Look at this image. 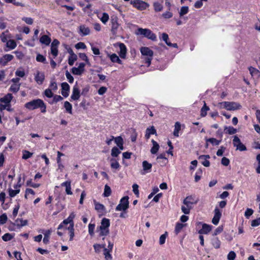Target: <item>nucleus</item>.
Instances as JSON below:
<instances>
[{"mask_svg": "<svg viewBox=\"0 0 260 260\" xmlns=\"http://www.w3.org/2000/svg\"><path fill=\"white\" fill-rule=\"evenodd\" d=\"M25 107L29 110H32L39 108H41V112L45 113L46 106L43 100L36 99L26 103Z\"/></svg>", "mask_w": 260, "mask_h": 260, "instance_id": "1", "label": "nucleus"}, {"mask_svg": "<svg viewBox=\"0 0 260 260\" xmlns=\"http://www.w3.org/2000/svg\"><path fill=\"white\" fill-rule=\"evenodd\" d=\"M218 105L220 108H224L229 111H234L241 108L239 103L234 102H223L219 103Z\"/></svg>", "mask_w": 260, "mask_h": 260, "instance_id": "2", "label": "nucleus"}, {"mask_svg": "<svg viewBox=\"0 0 260 260\" xmlns=\"http://www.w3.org/2000/svg\"><path fill=\"white\" fill-rule=\"evenodd\" d=\"M136 34L137 35H142L152 41H155L156 39V35L153 33L151 30L147 28H139Z\"/></svg>", "mask_w": 260, "mask_h": 260, "instance_id": "3", "label": "nucleus"}, {"mask_svg": "<svg viewBox=\"0 0 260 260\" xmlns=\"http://www.w3.org/2000/svg\"><path fill=\"white\" fill-rule=\"evenodd\" d=\"M129 207L128 197L125 196L121 200L120 203L116 207V211H125Z\"/></svg>", "mask_w": 260, "mask_h": 260, "instance_id": "4", "label": "nucleus"}, {"mask_svg": "<svg viewBox=\"0 0 260 260\" xmlns=\"http://www.w3.org/2000/svg\"><path fill=\"white\" fill-rule=\"evenodd\" d=\"M131 4L134 6V7L141 10L146 9L148 7V5L146 3L140 0H134L131 1Z\"/></svg>", "mask_w": 260, "mask_h": 260, "instance_id": "5", "label": "nucleus"}, {"mask_svg": "<svg viewBox=\"0 0 260 260\" xmlns=\"http://www.w3.org/2000/svg\"><path fill=\"white\" fill-rule=\"evenodd\" d=\"M85 64L83 62L80 63L77 68L74 67L72 69V72L74 75H81L84 72Z\"/></svg>", "mask_w": 260, "mask_h": 260, "instance_id": "6", "label": "nucleus"}, {"mask_svg": "<svg viewBox=\"0 0 260 260\" xmlns=\"http://www.w3.org/2000/svg\"><path fill=\"white\" fill-rule=\"evenodd\" d=\"M59 44V42L57 39L53 40L51 45V53L54 56L56 57L58 55V46Z\"/></svg>", "mask_w": 260, "mask_h": 260, "instance_id": "7", "label": "nucleus"}, {"mask_svg": "<svg viewBox=\"0 0 260 260\" xmlns=\"http://www.w3.org/2000/svg\"><path fill=\"white\" fill-rule=\"evenodd\" d=\"M34 76L36 82L39 85L42 84L45 80L44 73L37 71Z\"/></svg>", "mask_w": 260, "mask_h": 260, "instance_id": "8", "label": "nucleus"}, {"mask_svg": "<svg viewBox=\"0 0 260 260\" xmlns=\"http://www.w3.org/2000/svg\"><path fill=\"white\" fill-rule=\"evenodd\" d=\"M221 217V212L218 208L214 209V215L212 220V222L214 225H217Z\"/></svg>", "mask_w": 260, "mask_h": 260, "instance_id": "9", "label": "nucleus"}, {"mask_svg": "<svg viewBox=\"0 0 260 260\" xmlns=\"http://www.w3.org/2000/svg\"><path fill=\"white\" fill-rule=\"evenodd\" d=\"M80 97V91L78 87L75 85L73 89L72 94L71 96V99L74 101H77Z\"/></svg>", "mask_w": 260, "mask_h": 260, "instance_id": "10", "label": "nucleus"}, {"mask_svg": "<svg viewBox=\"0 0 260 260\" xmlns=\"http://www.w3.org/2000/svg\"><path fill=\"white\" fill-rule=\"evenodd\" d=\"M140 51L143 55L147 56V57H152L153 55V51L147 47H141Z\"/></svg>", "mask_w": 260, "mask_h": 260, "instance_id": "11", "label": "nucleus"}, {"mask_svg": "<svg viewBox=\"0 0 260 260\" xmlns=\"http://www.w3.org/2000/svg\"><path fill=\"white\" fill-rule=\"evenodd\" d=\"M210 157L209 155H202L199 157V159L201 161V163L204 166L208 167L210 165L209 161L208 160Z\"/></svg>", "mask_w": 260, "mask_h": 260, "instance_id": "12", "label": "nucleus"}, {"mask_svg": "<svg viewBox=\"0 0 260 260\" xmlns=\"http://www.w3.org/2000/svg\"><path fill=\"white\" fill-rule=\"evenodd\" d=\"M61 94L64 97H67L69 95L70 90V86L67 82L61 83Z\"/></svg>", "mask_w": 260, "mask_h": 260, "instance_id": "13", "label": "nucleus"}, {"mask_svg": "<svg viewBox=\"0 0 260 260\" xmlns=\"http://www.w3.org/2000/svg\"><path fill=\"white\" fill-rule=\"evenodd\" d=\"M61 186L66 187V192L68 195H72L73 194L71 191V180H68L61 184Z\"/></svg>", "mask_w": 260, "mask_h": 260, "instance_id": "14", "label": "nucleus"}, {"mask_svg": "<svg viewBox=\"0 0 260 260\" xmlns=\"http://www.w3.org/2000/svg\"><path fill=\"white\" fill-rule=\"evenodd\" d=\"M13 57L12 55L6 54L0 58V63L2 64L3 66H5L8 61L12 60Z\"/></svg>", "mask_w": 260, "mask_h": 260, "instance_id": "15", "label": "nucleus"}, {"mask_svg": "<svg viewBox=\"0 0 260 260\" xmlns=\"http://www.w3.org/2000/svg\"><path fill=\"white\" fill-rule=\"evenodd\" d=\"M212 226L208 225L206 223H204L202 225V228L199 231L200 234H207L211 230Z\"/></svg>", "mask_w": 260, "mask_h": 260, "instance_id": "16", "label": "nucleus"}, {"mask_svg": "<svg viewBox=\"0 0 260 260\" xmlns=\"http://www.w3.org/2000/svg\"><path fill=\"white\" fill-rule=\"evenodd\" d=\"M118 46L120 49L119 56L122 58H124L126 54V48L125 45L122 43H119Z\"/></svg>", "mask_w": 260, "mask_h": 260, "instance_id": "17", "label": "nucleus"}, {"mask_svg": "<svg viewBox=\"0 0 260 260\" xmlns=\"http://www.w3.org/2000/svg\"><path fill=\"white\" fill-rule=\"evenodd\" d=\"M151 135H156V131L153 126L148 127L146 130L145 138L148 140Z\"/></svg>", "mask_w": 260, "mask_h": 260, "instance_id": "18", "label": "nucleus"}, {"mask_svg": "<svg viewBox=\"0 0 260 260\" xmlns=\"http://www.w3.org/2000/svg\"><path fill=\"white\" fill-rule=\"evenodd\" d=\"M13 96L11 93H8L4 97L0 99L1 103H4L6 105L9 104L12 100Z\"/></svg>", "mask_w": 260, "mask_h": 260, "instance_id": "19", "label": "nucleus"}, {"mask_svg": "<svg viewBox=\"0 0 260 260\" xmlns=\"http://www.w3.org/2000/svg\"><path fill=\"white\" fill-rule=\"evenodd\" d=\"M75 214L74 213L72 212L67 219L63 220V223H66L67 224L69 223V226H71L72 225L73 226H74V224L73 222V219L75 218Z\"/></svg>", "mask_w": 260, "mask_h": 260, "instance_id": "20", "label": "nucleus"}, {"mask_svg": "<svg viewBox=\"0 0 260 260\" xmlns=\"http://www.w3.org/2000/svg\"><path fill=\"white\" fill-rule=\"evenodd\" d=\"M14 187V188L15 189V190H13L11 188H10L9 189V196L12 198L14 197L17 194L19 193L20 192V189L18 188H19L20 185L17 184L15 185Z\"/></svg>", "mask_w": 260, "mask_h": 260, "instance_id": "21", "label": "nucleus"}, {"mask_svg": "<svg viewBox=\"0 0 260 260\" xmlns=\"http://www.w3.org/2000/svg\"><path fill=\"white\" fill-rule=\"evenodd\" d=\"M40 41L42 44L49 45L51 43V40L48 36L44 35L40 38Z\"/></svg>", "mask_w": 260, "mask_h": 260, "instance_id": "22", "label": "nucleus"}, {"mask_svg": "<svg viewBox=\"0 0 260 260\" xmlns=\"http://www.w3.org/2000/svg\"><path fill=\"white\" fill-rule=\"evenodd\" d=\"M151 142L152 143L153 146L150 150V152L152 154H156L159 149V145L157 142H156L154 140H152Z\"/></svg>", "mask_w": 260, "mask_h": 260, "instance_id": "23", "label": "nucleus"}, {"mask_svg": "<svg viewBox=\"0 0 260 260\" xmlns=\"http://www.w3.org/2000/svg\"><path fill=\"white\" fill-rule=\"evenodd\" d=\"M249 71L252 77H259L260 72L256 69L250 67L249 68Z\"/></svg>", "mask_w": 260, "mask_h": 260, "instance_id": "24", "label": "nucleus"}, {"mask_svg": "<svg viewBox=\"0 0 260 260\" xmlns=\"http://www.w3.org/2000/svg\"><path fill=\"white\" fill-rule=\"evenodd\" d=\"M192 200L193 199L191 196H188L183 200V204L187 206H191V205L196 203V202H193Z\"/></svg>", "mask_w": 260, "mask_h": 260, "instance_id": "25", "label": "nucleus"}, {"mask_svg": "<svg viewBox=\"0 0 260 260\" xmlns=\"http://www.w3.org/2000/svg\"><path fill=\"white\" fill-rule=\"evenodd\" d=\"M80 31L83 36H87L90 34V29L84 25L80 26Z\"/></svg>", "mask_w": 260, "mask_h": 260, "instance_id": "26", "label": "nucleus"}, {"mask_svg": "<svg viewBox=\"0 0 260 260\" xmlns=\"http://www.w3.org/2000/svg\"><path fill=\"white\" fill-rule=\"evenodd\" d=\"M17 46L16 42L13 40H10L7 42L6 46L9 50H12Z\"/></svg>", "mask_w": 260, "mask_h": 260, "instance_id": "27", "label": "nucleus"}, {"mask_svg": "<svg viewBox=\"0 0 260 260\" xmlns=\"http://www.w3.org/2000/svg\"><path fill=\"white\" fill-rule=\"evenodd\" d=\"M211 243L214 248L217 249L220 246V241L218 238L214 237L211 239Z\"/></svg>", "mask_w": 260, "mask_h": 260, "instance_id": "28", "label": "nucleus"}, {"mask_svg": "<svg viewBox=\"0 0 260 260\" xmlns=\"http://www.w3.org/2000/svg\"><path fill=\"white\" fill-rule=\"evenodd\" d=\"M51 231L50 230H48L44 233V237L43 238V241L44 244H47L49 243L50 236L51 234Z\"/></svg>", "mask_w": 260, "mask_h": 260, "instance_id": "29", "label": "nucleus"}, {"mask_svg": "<svg viewBox=\"0 0 260 260\" xmlns=\"http://www.w3.org/2000/svg\"><path fill=\"white\" fill-rule=\"evenodd\" d=\"M110 226V220L106 218H104L101 222V224L99 228H108Z\"/></svg>", "mask_w": 260, "mask_h": 260, "instance_id": "30", "label": "nucleus"}, {"mask_svg": "<svg viewBox=\"0 0 260 260\" xmlns=\"http://www.w3.org/2000/svg\"><path fill=\"white\" fill-rule=\"evenodd\" d=\"M110 58L113 62H117L119 64H122V61L119 59V57L115 53L111 54L110 56Z\"/></svg>", "mask_w": 260, "mask_h": 260, "instance_id": "31", "label": "nucleus"}, {"mask_svg": "<svg viewBox=\"0 0 260 260\" xmlns=\"http://www.w3.org/2000/svg\"><path fill=\"white\" fill-rule=\"evenodd\" d=\"M224 131L226 133H228L230 135L235 134L237 132V129L232 126H225Z\"/></svg>", "mask_w": 260, "mask_h": 260, "instance_id": "32", "label": "nucleus"}, {"mask_svg": "<svg viewBox=\"0 0 260 260\" xmlns=\"http://www.w3.org/2000/svg\"><path fill=\"white\" fill-rule=\"evenodd\" d=\"M181 129V125L179 122H176L175 124V129L174 131L173 135L175 137L179 136V132Z\"/></svg>", "mask_w": 260, "mask_h": 260, "instance_id": "33", "label": "nucleus"}, {"mask_svg": "<svg viewBox=\"0 0 260 260\" xmlns=\"http://www.w3.org/2000/svg\"><path fill=\"white\" fill-rule=\"evenodd\" d=\"M95 209L99 212H103L105 211V207L103 204L94 202Z\"/></svg>", "mask_w": 260, "mask_h": 260, "instance_id": "34", "label": "nucleus"}, {"mask_svg": "<svg viewBox=\"0 0 260 260\" xmlns=\"http://www.w3.org/2000/svg\"><path fill=\"white\" fill-rule=\"evenodd\" d=\"M111 163V167L112 169L117 170L120 167V165L119 162L115 159L111 158L110 160Z\"/></svg>", "mask_w": 260, "mask_h": 260, "instance_id": "35", "label": "nucleus"}, {"mask_svg": "<svg viewBox=\"0 0 260 260\" xmlns=\"http://www.w3.org/2000/svg\"><path fill=\"white\" fill-rule=\"evenodd\" d=\"M142 166L143 170L145 171H148L151 170L152 168V165L149 163L147 161L144 160L142 162Z\"/></svg>", "mask_w": 260, "mask_h": 260, "instance_id": "36", "label": "nucleus"}, {"mask_svg": "<svg viewBox=\"0 0 260 260\" xmlns=\"http://www.w3.org/2000/svg\"><path fill=\"white\" fill-rule=\"evenodd\" d=\"M20 84H13L10 88V91L16 93L18 91V90L20 89Z\"/></svg>", "mask_w": 260, "mask_h": 260, "instance_id": "37", "label": "nucleus"}, {"mask_svg": "<svg viewBox=\"0 0 260 260\" xmlns=\"http://www.w3.org/2000/svg\"><path fill=\"white\" fill-rule=\"evenodd\" d=\"M64 107L68 113L70 114L72 113V105L69 102L66 101L64 102Z\"/></svg>", "mask_w": 260, "mask_h": 260, "instance_id": "38", "label": "nucleus"}, {"mask_svg": "<svg viewBox=\"0 0 260 260\" xmlns=\"http://www.w3.org/2000/svg\"><path fill=\"white\" fill-rule=\"evenodd\" d=\"M120 153V150L116 147H114L111 150V155L113 157H117Z\"/></svg>", "mask_w": 260, "mask_h": 260, "instance_id": "39", "label": "nucleus"}, {"mask_svg": "<svg viewBox=\"0 0 260 260\" xmlns=\"http://www.w3.org/2000/svg\"><path fill=\"white\" fill-rule=\"evenodd\" d=\"M206 142H210V143H211L212 144H213L214 145L217 146V145H219V144L221 142V140H218L216 139L215 138H209V139H207Z\"/></svg>", "mask_w": 260, "mask_h": 260, "instance_id": "40", "label": "nucleus"}, {"mask_svg": "<svg viewBox=\"0 0 260 260\" xmlns=\"http://www.w3.org/2000/svg\"><path fill=\"white\" fill-rule=\"evenodd\" d=\"M100 236H105L109 234V230L108 228H99Z\"/></svg>", "mask_w": 260, "mask_h": 260, "instance_id": "41", "label": "nucleus"}, {"mask_svg": "<svg viewBox=\"0 0 260 260\" xmlns=\"http://www.w3.org/2000/svg\"><path fill=\"white\" fill-rule=\"evenodd\" d=\"M168 232H166L164 234L161 235L159 239V243L160 245H163L166 242V239L168 236Z\"/></svg>", "mask_w": 260, "mask_h": 260, "instance_id": "42", "label": "nucleus"}, {"mask_svg": "<svg viewBox=\"0 0 260 260\" xmlns=\"http://www.w3.org/2000/svg\"><path fill=\"white\" fill-rule=\"evenodd\" d=\"M77 59V56L73 53L71 56H70L68 59V63L70 66H72L74 64V62Z\"/></svg>", "mask_w": 260, "mask_h": 260, "instance_id": "43", "label": "nucleus"}, {"mask_svg": "<svg viewBox=\"0 0 260 260\" xmlns=\"http://www.w3.org/2000/svg\"><path fill=\"white\" fill-rule=\"evenodd\" d=\"M111 251H112L107 250V248H105L104 251V255L106 260H111L112 259V256L110 254V252Z\"/></svg>", "mask_w": 260, "mask_h": 260, "instance_id": "44", "label": "nucleus"}, {"mask_svg": "<svg viewBox=\"0 0 260 260\" xmlns=\"http://www.w3.org/2000/svg\"><path fill=\"white\" fill-rule=\"evenodd\" d=\"M208 110H209V108L206 106V104L204 102V105L201 109V116L205 117L207 115V111Z\"/></svg>", "mask_w": 260, "mask_h": 260, "instance_id": "45", "label": "nucleus"}, {"mask_svg": "<svg viewBox=\"0 0 260 260\" xmlns=\"http://www.w3.org/2000/svg\"><path fill=\"white\" fill-rule=\"evenodd\" d=\"M111 193V190L110 186H109L108 185H106L105 186L104 188V196L105 197H108L110 196Z\"/></svg>", "mask_w": 260, "mask_h": 260, "instance_id": "46", "label": "nucleus"}, {"mask_svg": "<svg viewBox=\"0 0 260 260\" xmlns=\"http://www.w3.org/2000/svg\"><path fill=\"white\" fill-rule=\"evenodd\" d=\"M16 224L19 226H23L26 225L27 224V221L26 220H22L17 219L15 221Z\"/></svg>", "mask_w": 260, "mask_h": 260, "instance_id": "47", "label": "nucleus"}, {"mask_svg": "<svg viewBox=\"0 0 260 260\" xmlns=\"http://www.w3.org/2000/svg\"><path fill=\"white\" fill-rule=\"evenodd\" d=\"M188 12V7L187 6H183L181 8L179 12V15L180 17L183 16L184 15Z\"/></svg>", "mask_w": 260, "mask_h": 260, "instance_id": "48", "label": "nucleus"}, {"mask_svg": "<svg viewBox=\"0 0 260 260\" xmlns=\"http://www.w3.org/2000/svg\"><path fill=\"white\" fill-rule=\"evenodd\" d=\"M36 60L38 62L44 63H47L46 58L43 55H41L40 54H39L37 55Z\"/></svg>", "mask_w": 260, "mask_h": 260, "instance_id": "49", "label": "nucleus"}, {"mask_svg": "<svg viewBox=\"0 0 260 260\" xmlns=\"http://www.w3.org/2000/svg\"><path fill=\"white\" fill-rule=\"evenodd\" d=\"M191 206H182L181 207V211L185 214H188L190 213V211L191 210Z\"/></svg>", "mask_w": 260, "mask_h": 260, "instance_id": "50", "label": "nucleus"}, {"mask_svg": "<svg viewBox=\"0 0 260 260\" xmlns=\"http://www.w3.org/2000/svg\"><path fill=\"white\" fill-rule=\"evenodd\" d=\"M154 10L156 12L161 11L162 9V6L158 2H155L153 4Z\"/></svg>", "mask_w": 260, "mask_h": 260, "instance_id": "51", "label": "nucleus"}, {"mask_svg": "<svg viewBox=\"0 0 260 260\" xmlns=\"http://www.w3.org/2000/svg\"><path fill=\"white\" fill-rule=\"evenodd\" d=\"M32 155V153H31L27 150H24L23 151L22 158L24 159H27L30 158Z\"/></svg>", "mask_w": 260, "mask_h": 260, "instance_id": "52", "label": "nucleus"}, {"mask_svg": "<svg viewBox=\"0 0 260 260\" xmlns=\"http://www.w3.org/2000/svg\"><path fill=\"white\" fill-rule=\"evenodd\" d=\"M109 17L108 14L106 13H103V16H102V18H101V21L103 23L105 24L106 22H108V21L109 20Z\"/></svg>", "mask_w": 260, "mask_h": 260, "instance_id": "53", "label": "nucleus"}, {"mask_svg": "<svg viewBox=\"0 0 260 260\" xmlns=\"http://www.w3.org/2000/svg\"><path fill=\"white\" fill-rule=\"evenodd\" d=\"M49 88L54 91L57 89V85L55 81H51L49 85Z\"/></svg>", "mask_w": 260, "mask_h": 260, "instance_id": "54", "label": "nucleus"}, {"mask_svg": "<svg viewBox=\"0 0 260 260\" xmlns=\"http://www.w3.org/2000/svg\"><path fill=\"white\" fill-rule=\"evenodd\" d=\"M68 230L70 232V240L71 241V240H73V237L74 236V226H73L72 225L71 226H69L68 228Z\"/></svg>", "mask_w": 260, "mask_h": 260, "instance_id": "55", "label": "nucleus"}, {"mask_svg": "<svg viewBox=\"0 0 260 260\" xmlns=\"http://www.w3.org/2000/svg\"><path fill=\"white\" fill-rule=\"evenodd\" d=\"M44 95L47 98H50L53 96V93L52 92V90L50 88L46 89L44 91Z\"/></svg>", "mask_w": 260, "mask_h": 260, "instance_id": "56", "label": "nucleus"}, {"mask_svg": "<svg viewBox=\"0 0 260 260\" xmlns=\"http://www.w3.org/2000/svg\"><path fill=\"white\" fill-rule=\"evenodd\" d=\"M241 143V140L237 136H235L233 141V144L234 147H237Z\"/></svg>", "mask_w": 260, "mask_h": 260, "instance_id": "57", "label": "nucleus"}, {"mask_svg": "<svg viewBox=\"0 0 260 260\" xmlns=\"http://www.w3.org/2000/svg\"><path fill=\"white\" fill-rule=\"evenodd\" d=\"M185 224L180 223H177L175 226V232L176 234L179 233Z\"/></svg>", "mask_w": 260, "mask_h": 260, "instance_id": "58", "label": "nucleus"}, {"mask_svg": "<svg viewBox=\"0 0 260 260\" xmlns=\"http://www.w3.org/2000/svg\"><path fill=\"white\" fill-rule=\"evenodd\" d=\"M95 228V224L89 223L88 225V232L90 235L93 236L94 235V229Z\"/></svg>", "mask_w": 260, "mask_h": 260, "instance_id": "59", "label": "nucleus"}, {"mask_svg": "<svg viewBox=\"0 0 260 260\" xmlns=\"http://www.w3.org/2000/svg\"><path fill=\"white\" fill-rule=\"evenodd\" d=\"M114 141L118 146L123 143V139L120 136L114 138Z\"/></svg>", "mask_w": 260, "mask_h": 260, "instance_id": "60", "label": "nucleus"}, {"mask_svg": "<svg viewBox=\"0 0 260 260\" xmlns=\"http://www.w3.org/2000/svg\"><path fill=\"white\" fill-rule=\"evenodd\" d=\"M13 238V236L9 233L5 234L3 237L2 239L5 241H8Z\"/></svg>", "mask_w": 260, "mask_h": 260, "instance_id": "61", "label": "nucleus"}, {"mask_svg": "<svg viewBox=\"0 0 260 260\" xmlns=\"http://www.w3.org/2000/svg\"><path fill=\"white\" fill-rule=\"evenodd\" d=\"M66 78H67L68 81L70 83H72L73 82V81H74V78H73V77L71 75V74L68 71H67L66 72Z\"/></svg>", "mask_w": 260, "mask_h": 260, "instance_id": "62", "label": "nucleus"}, {"mask_svg": "<svg viewBox=\"0 0 260 260\" xmlns=\"http://www.w3.org/2000/svg\"><path fill=\"white\" fill-rule=\"evenodd\" d=\"M260 224V217L251 221V225L253 227L257 226Z\"/></svg>", "mask_w": 260, "mask_h": 260, "instance_id": "63", "label": "nucleus"}, {"mask_svg": "<svg viewBox=\"0 0 260 260\" xmlns=\"http://www.w3.org/2000/svg\"><path fill=\"white\" fill-rule=\"evenodd\" d=\"M236 253L234 251H231L228 255V260H234L236 257Z\"/></svg>", "mask_w": 260, "mask_h": 260, "instance_id": "64", "label": "nucleus"}]
</instances>
